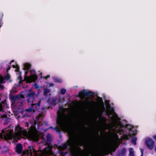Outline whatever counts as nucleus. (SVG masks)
<instances>
[{
    "label": "nucleus",
    "mask_w": 156,
    "mask_h": 156,
    "mask_svg": "<svg viewBox=\"0 0 156 156\" xmlns=\"http://www.w3.org/2000/svg\"><path fill=\"white\" fill-rule=\"evenodd\" d=\"M146 144L148 148L152 150L155 145V142L151 138H148L146 140Z\"/></svg>",
    "instance_id": "7"
},
{
    "label": "nucleus",
    "mask_w": 156,
    "mask_h": 156,
    "mask_svg": "<svg viewBox=\"0 0 156 156\" xmlns=\"http://www.w3.org/2000/svg\"><path fill=\"white\" fill-rule=\"evenodd\" d=\"M21 112L22 114L23 115H22V117L23 118L30 117L31 115V114L30 113H29L28 112H25V113H24V111L23 109L21 110Z\"/></svg>",
    "instance_id": "17"
},
{
    "label": "nucleus",
    "mask_w": 156,
    "mask_h": 156,
    "mask_svg": "<svg viewBox=\"0 0 156 156\" xmlns=\"http://www.w3.org/2000/svg\"><path fill=\"white\" fill-rule=\"evenodd\" d=\"M83 127L84 128H85V129H87V128H86L85 126H83Z\"/></svg>",
    "instance_id": "47"
},
{
    "label": "nucleus",
    "mask_w": 156,
    "mask_h": 156,
    "mask_svg": "<svg viewBox=\"0 0 156 156\" xmlns=\"http://www.w3.org/2000/svg\"><path fill=\"white\" fill-rule=\"evenodd\" d=\"M97 137H98V138L99 137V135H98H98Z\"/></svg>",
    "instance_id": "49"
},
{
    "label": "nucleus",
    "mask_w": 156,
    "mask_h": 156,
    "mask_svg": "<svg viewBox=\"0 0 156 156\" xmlns=\"http://www.w3.org/2000/svg\"><path fill=\"white\" fill-rule=\"evenodd\" d=\"M76 152L75 154H71L70 156H90L93 150L92 143H89L87 146L85 150H82L80 147H76Z\"/></svg>",
    "instance_id": "1"
},
{
    "label": "nucleus",
    "mask_w": 156,
    "mask_h": 156,
    "mask_svg": "<svg viewBox=\"0 0 156 156\" xmlns=\"http://www.w3.org/2000/svg\"><path fill=\"white\" fill-rule=\"evenodd\" d=\"M25 112H28L29 113L34 112L31 106L29 108L25 109Z\"/></svg>",
    "instance_id": "22"
},
{
    "label": "nucleus",
    "mask_w": 156,
    "mask_h": 156,
    "mask_svg": "<svg viewBox=\"0 0 156 156\" xmlns=\"http://www.w3.org/2000/svg\"><path fill=\"white\" fill-rule=\"evenodd\" d=\"M31 89L30 90L29 92L26 94V97L28 103H33L35 99V96H37L35 92H30Z\"/></svg>",
    "instance_id": "4"
},
{
    "label": "nucleus",
    "mask_w": 156,
    "mask_h": 156,
    "mask_svg": "<svg viewBox=\"0 0 156 156\" xmlns=\"http://www.w3.org/2000/svg\"><path fill=\"white\" fill-rule=\"evenodd\" d=\"M31 74H34L31 75L29 76L27 79V81L29 83H31L35 81L37 79L38 76L35 74L36 72L34 70H32L30 71Z\"/></svg>",
    "instance_id": "6"
},
{
    "label": "nucleus",
    "mask_w": 156,
    "mask_h": 156,
    "mask_svg": "<svg viewBox=\"0 0 156 156\" xmlns=\"http://www.w3.org/2000/svg\"><path fill=\"white\" fill-rule=\"evenodd\" d=\"M126 151V148L122 147L120 151L118 153V156H124L125 154Z\"/></svg>",
    "instance_id": "16"
},
{
    "label": "nucleus",
    "mask_w": 156,
    "mask_h": 156,
    "mask_svg": "<svg viewBox=\"0 0 156 156\" xmlns=\"http://www.w3.org/2000/svg\"><path fill=\"white\" fill-rule=\"evenodd\" d=\"M24 98V96L23 95L18 94L15 96H12L10 98L12 101L13 102H15L16 101L18 100L19 101H20L21 104H22L23 102L20 101L21 98Z\"/></svg>",
    "instance_id": "12"
},
{
    "label": "nucleus",
    "mask_w": 156,
    "mask_h": 156,
    "mask_svg": "<svg viewBox=\"0 0 156 156\" xmlns=\"http://www.w3.org/2000/svg\"><path fill=\"white\" fill-rule=\"evenodd\" d=\"M11 69V67H9L7 69V71H8L9 70Z\"/></svg>",
    "instance_id": "39"
},
{
    "label": "nucleus",
    "mask_w": 156,
    "mask_h": 156,
    "mask_svg": "<svg viewBox=\"0 0 156 156\" xmlns=\"http://www.w3.org/2000/svg\"><path fill=\"white\" fill-rule=\"evenodd\" d=\"M1 100V98H0V100Z\"/></svg>",
    "instance_id": "57"
},
{
    "label": "nucleus",
    "mask_w": 156,
    "mask_h": 156,
    "mask_svg": "<svg viewBox=\"0 0 156 156\" xmlns=\"http://www.w3.org/2000/svg\"><path fill=\"white\" fill-rule=\"evenodd\" d=\"M29 134L32 139H34L36 137V134L33 132H31L29 133Z\"/></svg>",
    "instance_id": "21"
},
{
    "label": "nucleus",
    "mask_w": 156,
    "mask_h": 156,
    "mask_svg": "<svg viewBox=\"0 0 156 156\" xmlns=\"http://www.w3.org/2000/svg\"><path fill=\"white\" fill-rule=\"evenodd\" d=\"M40 75L41 76V78H42V73H40Z\"/></svg>",
    "instance_id": "41"
},
{
    "label": "nucleus",
    "mask_w": 156,
    "mask_h": 156,
    "mask_svg": "<svg viewBox=\"0 0 156 156\" xmlns=\"http://www.w3.org/2000/svg\"><path fill=\"white\" fill-rule=\"evenodd\" d=\"M153 137L155 140H156V135H154Z\"/></svg>",
    "instance_id": "36"
},
{
    "label": "nucleus",
    "mask_w": 156,
    "mask_h": 156,
    "mask_svg": "<svg viewBox=\"0 0 156 156\" xmlns=\"http://www.w3.org/2000/svg\"><path fill=\"white\" fill-rule=\"evenodd\" d=\"M53 79L55 83H61L62 82V80H61L56 77H54Z\"/></svg>",
    "instance_id": "23"
},
{
    "label": "nucleus",
    "mask_w": 156,
    "mask_h": 156,
    "mask_svg": "<svg viewBox=\"0 0 156 156\" xmlns=\"http://www.w3.org/2000/svg\"><path fill=\"white\" fill-rule=\"evenodd\" d=\"M50 92V90L48 89H46L44 90L43 94L44 96H47L48 95V94Z\"/></svg>",
    "instance_id": "20"
},
{
    "label": "nucleus",
    "mask_w": 156,
    "mask_h": 156,
    "mask_svg": "<svg viewBox=\"0 0 156 156\" xmlns=\"http://www.w3.org/2000/svg\"><path fill=\"white\" fill-rule=\"evenodd\" d=\"M54 85V84L53 83H51L50 84V85L51 86H53Z\"/></svg>",
    "instance_id": "44"
},
{
    "label": "nucleus",
    "mask_w": 156,
    "mask_h": 156,
    "mask_svg": "<svg viewBox=\"0 0 156 156\" xmlns=\"http://www.w3.org/2000/svg\"><path fill=\"white\" fill-rule=\"evenodd\" d=\"M59 98H60L61 99V98L60 97H59Z\"/></svg>",
    "instance_id": "55"
},
{
    "label": "nucleus",
    "mask_w": 156,
    "mask_h": 156,
    "mask_svg": "<svg viewBox=\"0 0 156 156\" xmlns=\"http://www.w3.org/2000/svg\"><path fill=\"white\" fill-rule=\"evenodd\" d=\"M93 136L94 137V136H95V135H93Z\"/></svg>",
    "instance_id": "54"
},
{
    "label": "nucleus",
    "mask_w": 156,
    "mask_h": 156,
    "mask_svg": "<svg viewBox=\"0 0 156 156\" xmlns=\"http://www.w3.org/2000/svg\"><path fill=\"white\" fill-rule=\"evenodd\" d=\"M27 125L28 126V122L27 123Z\"/></svg>",
    "instance_id": "53"
},
{
    "label": "nucleus",
    "mask_w": 156,
    "mask_h": 156,
    "mask_svg": "<svg viewBox=\"0 0 156 156\" xmlns=\"http://www.w3.org/2000/svg\"><path fill=\"white\" fill-rule=\"evenodd\" d=\"M75 135L74 133H72L71 140V141H70V143L71 144H73V143H74L75 141L74 140H75Z\"/></svg>",
    "instance_id": "24"
},
{
    "label": "nucleus",
    "mask_w": 156,
    "mask_h": 156,
    "mask_svg": "<svg viewBox=\"0 0 156 156\" xmlns=\"http://www.w3.org/2000/svg\"><path fill=\"white\" fill-rule=\"evenodd\" d=\"M155 151H156V147H155Z\"/></svg>",
    "instance_id": "51"
},
{
    "label": "nucleus",
    "mask_w": 156,
    "mask_h": 156,
    "mask_svg": "<svg viewBox=\"0 0 156 156\" xmlns=\"http://www.w3.org/2000/svg\"><path fill=\"white\" fill-rule=\"evenodd\" d=\"M50 128H53V127L52 126H51V127H50Z\"/></svg>",
    "instance_id": "50"
},
{
    "label": "nucleus",
    "mask_w": 156,
    "mask_h": 156,
    "mask_svg": "<svg viewBox=\"0 0 156 156\" xmlns=\"http://www.w3.org/2000/svg\"><path fill=\"white\" fill-rule=\"evenodd\" d=\"M95 156H103L102 154H99Z\"/></svg>",
    "instance_id": "43"
},
{
    "label": "nucleus",
    "mask_w": 156,
    "mask_h": 156,
    "mask_svg": "<svg viewBox=\"0 0 156 156\" xmlns=\"http://www.w3.org/2000/svg\"><path fill=\"white\" fill-rule=\"evenodd\" d=\"M1 84H0V88H3V87Z\"/></svg>",
    "instance_id": "40"
},
{
    "label": "nucleus",
    "mask_w": 156,
    "mask_h": 156,
    "mask_svg": "<svg viewBox=\"0 0 156 156\" xmlns=\"http://www.w3.org/2000/svg\"><path fill=\"white\" fill-rule=\"evenodd\" d=\"M28 129L26 130L21 127L18 125L15 128V133L16 134L19 136L22 135L25 136L28 133Z\"/></svg>",
    "instance_id": "3"
},
{
    "label": "nucleus",
    "mask_w": 156,
    "mask_h": 156,
    "mask_svg": "<svg viewBox=\"0 0 156 156\" xmlns=\"http://www.w3.org/2000/svg\"><path fill=\"white\" fill-rule=\"evenodd\" d=\"M12 67L14 68H16V71L17 72H20V68L18 66H16L15 65H13L12 66Z\"/></svg>",
    "instance_id": "26"
},
{
    "label": "nucleus",
    "mask_w": 156,
    "mask_h": 156,
    "mask_svg": "<svg viewBox=\"0 0 156 156\" xmlns=\"http://www.w3.org/2000/svg\"><path fill=\"white\" fill-rule=\"evenodd\" d=\"M59 111L58 113V114L60 118L57 120V123L62 128L66 129H67V126L63 123L62 120L63 116L64 115V108L62 107H59Z\"/></svg>",
    "instance_id": "2"
},
{
    "label": "nucleus",
    "mask_w": 156,
    "mask_h": 156,
    "mask_svg": "<svg viewBox=\"0 0 156 156\" xmlns=\"http://www.w3.org/2000/svg\"><path fill=\"white\" fill-rule=\"evenodd\" d=\"M10 78V75L8 73L5 76V78L7 80H8Z\"/></svg>",
    "instance_id": "31"
},
{
    "label": "nucleus",
    "mask_w": 156,
    "mask_h": 156,
    "mask_svg": "<svg viewBox=\"0 0 156 156\" xmlns=\"http://www.w3.org/2000/svg\"><path fill=\"white\" fill-rule=\"evenodd\" d=\"M4 78L2 76L0 75V84L4 83Z\"/></svg>",
    "instance_id": "27"
},
{
    "label": "nucleus",
    "mask_w": 156,
    "mask_h": 156,
    "mask_svg": "<svg viewBox=\"0 0 156 156\" xmlns=\"http://www.w3.org/2000/svg\"><path fill=\"white\" fill-rule=\"evenodd\" d=\"M23 151V146L21 144H18L16 147V151L18 154H21Z\"/></svg>",
    "instance_id": "14"
},
{
    "label": "nucleus",
    "mask_w": 156,
    "mask_h": 156,
    "mask_svg": "<svg viewBox=\"0 0 156 156\" xmlns=\"http://www.w3.org/2000/svg\"><path fill=\"white\" fill-rule=\"evenodd\" d=\"M116 149L115 147L107 145L103 149L102 152L104 154L108 155L112 152L115 151Z\"/></svg>",
    "instance_id": "5"
},
{
    "label": "nucleus",
    "mask_w": 156,
    "mask_h": 156,
    "mask_svg": "<svg viewBox=\"0 0 156 156\" xmlns=\"http://www.w3.org/2000/svg\"><path fill=\"white\" fill-rule=\"evenodd\" d=\"M129 155L134 154V152L133 151V148H130L129 150Z\"/></svg>",
    "instance_id": "30"
},
{
    "label": "nucleus",
    "mask_w": 156,
    "mask_h": 156,
    "mask_svg": "<svg viewBox=\"0 0 156 156\" xmlns=\"http://www.w3.org/2000/svg\"><path fill=\"white\" fill-rule=\"evenodd\" d=\"M124 137L127 139H129V136L127 135H124Z\"/></svg>",
    "instance_id": "34"
},
{
    "label": "nucleus",
    "mask_w": 156,
    "mask_h": 156,
    "mask_svg": "<svg viewBox=\"0 0 156 156\" xmlns=\"http://www.w3.org/2000/svg\"><path fill=\"white\" fill-rule=\"evenodd\" d=\"M20 72V74L19 75V76L18 77V79L20 80V81L19 82V86H21V82L23 81L22 79V76L21 75V72Z\"/></svg>",
    "instance_id": "19"
},
{
    "label": "nucleus",
    "mask_w": 156,
    "mask_h": 156,
    "mask_svg": "<svg viewBox=\"0 0 156 156\" xmlns=\"http://www.w3.org/2000/svg\"><path fill=\"white\" fill-rule=\"evenodd\" d=\"M137 138L136 137L133 138L131 140V142L134 145L136 144V141Z\"/></svg>",
    "instance_id": "25"
},
{
    "label": "nucleus",
    "mask_w": 156,
    "mask_h": 156,
    "mask_svg": "<svg viewBox=\"0 0 156 156\" xmlns=\"http://www.w3.org/2000/svg\"><path fill=\"white\" fill-rule=\"evenodd\" d=\"M31 67V65L28 63H26L24 64V69L25 71V73L26 74H27Z\"/></svg>",
    "instance_id": "15"
},
{
    "label": "nucleus",
    "mask_w": 156,
    "mask_h": 156,
    "mask_svg": "<svg viewBox=\"0 0 156 156\" xmlns=\"http://www.w3.org/2000/svg\"><path fill=\"white\" fill-rule=\"evenodd\" d=\"M48 77H49V76H44L43 77V78L44 79V78L47 79L48 78Z\"/></svg>",
    "instance_id": "42"
},
{
    "label": "nucleus",
    "mask_w": 156,
    "mask_h": 156,
    "mask_svg": "<svg viewBox=\"0 0 156 156\" xmlns=\"http://www.w3.org/2000/svg\"><path fill=\"white\" fill-rule=\"evenodd\" d=\"M141 153H143L144 151V149H140Z\"/></svg>",
    "instance_id": "35"
},
{
    "label": "nucleus",
    "mask_w": 156,
    "mask_h": 156,
    "mask_svg": "<svg viewBox=\"0 0 156 156\" xmlns=\"http://www.w3.org/2000/svg\"><path fill=\"white\" fill-rule=\"evenodd\" d=\"M41 103V101H39L36 103L33 104L32 103L31 107L33 109L34 112H35L36 110H37L39 109L40 108Z\"/></svg>",
    "instance_id": "13"
},
{
    "label": "nucleus",
    "mask_w": 156,
    "mask_h": 156,
    "mask_svg": "<svg viewBox=\"0 0 156 156\" xmlns=\"http://www.w3.org/2000/svg\"><path fill=\"white\" fill-rule=\"evenodd\" d=\"M68 147V145L65 143H64L63 144H62V148L64 150L66 149Z\"/></svg>",
    "instance_id": "28"
},
{
    "label": "nucleus",
    "mask_w": 156,
    "mask_h": 156,
    "mask_svg": "<svg viewBox=\"0 0 156 156\" xmlns=\"http://www.w3.org/2000/svg\"><path fill=\"white\" fill-rule=\"evenodd\" d=\"M98 98L99 99L100 101H102V99L101 98L98 97Z\"/></svg>",
    "instance_id": "37"
},
{
    "label": "nucleus",
    "mask_w": 156,
    "mask_h": 156,
    "mask_svg": "<svg viewBox=\"0 0 156 156\" xmlns=\"http://www.w3.org/2000/svg\"><path fill=\"white\" fill-rule=\"evenodd\" d=\"M46 140L45 141V144H51L50 142L51 141V138L49 134H48L46 137Z\"/></svg>",
    "instance_id": "18"
},
{
    "label": "nucleus",
    "mask_w": 156,
    "mask_h": 156,
    "mask_svg": "<svg viewBox=\"0 0 156 156\" xmlns=\"http://www.w3.org/2000/svg\"><path fill=\"white\" fill-rule=\"evenodd\" d=\"M82 145H80V146H82Z\"/></svg>",
    "instance_id": "56"
},
{
    "label": "nucleus",
    "mask_w": 156,
    "mask_h": 156,
    "mask_svg": "<svg viewBox=\"0 0 156 156\" xmlns=\"http://www.w3.org/2000/svg\"><path fill=\"white\" fill-rule=\"evenodd\" d=\"M87 90L83 89V90H80L79 93V97L82 98L83 97L84 95L86 97L90 95L91 94L94 95L95 93L91 91H87Z\"/></svg>",
    "instance_id": "8"
},
{
    "label": "nucleus",
    "mask_w": 156,
    "mask_h": 156,
    "mask_svg": "<svg viewBox=\"0 0 156 156\" xmlns=\"http://www.w3.org/2000/svg\"><path fill=\"white\" fill-rule=\"evenodd\" d=\"M102 118L105 120V122H106L107 121V119H106L105 118V117H102Z\"/></svg>",
    "instance_id": "38"
},
{
    "label": "nucleus",
    "mask_w": 156,
    "mask_h": 156,
    "mask_svg": "<svg viewBox=\"0 0 156 156\" xmlns=\"http://www.w3.org/2000/svg\"><path fill=\"white\" fill-rule=\"evenodd\" d=\"M14 60H12V61H11V62H14Z\"/></svg>",
    "instance_id": "48"
},
{
    "label": "nucleus",
    "mask_w": 156,
    "mask_h": 156,
    "mask_svg": "<svg viewBox=\"0 0 156 156\" xmlns=\"http://www.w3.org/2000/svg\"><path fill=\"white\" fill-rule=\"evenodd\" d=\"M61 101L60 100H58V98L56 96L53 97L51 99L49 98L48 99V101L51 105H55L57 103L60 102Z\"/></svg>",
    "instance_id": "11"
},
{
    "label": "nucleus",
    "mask_w": 156,
    "mask_h": 156,
    "mask_svg": "<svg viewBox=\"0 0 156 156\" xmlns=\"http://www.w3.org/2000/svg\"><path fill=\"white\" fill-rule=\"evenodd\" d=\"M129 156H134V154L129 155Z\"/></svg>",
    "instance_id": "45"
},
{
    "label": "nucleus",
    "mask_w": 156,
    "mask_h": 156,
    "mask_svg": "<svg viewBox=\"0 0 156 156\" xmlns=\"http://www.w3.org/2000/svg\"><path fill=\"white\" fill-rule=\"evenodd\" d=\"M47 147L44 148L43 150V153L45 154H50L52 153V147L51 144H45Z\"/></svg>",
    "instance_id": "10"
},
{
    "label": "nucleus",
    "mask_w": 156,
    "mask_h": 156,
    "mask_svg": "<svg viewBox=\"0 0 156 156\" xmlns=\"http://www.w3.org/2000/svg\"><path fill=\"white\" fill-rule=\"evenodd\" d=\"M54 129H55L56 131L58 133H60V130L58 128L56 127H55L54 128Z\"/></svg>",
    "instance_id": "33"
},
{
    "label": "nucleus",
    "mask_w": 156,
    "mask_h": 156,
    "mask_svg": "<svg viewBox=\"0 0 156 156\" xmlns=\"http://www.w3.org/2000/svg\"><path fill=\"white\" fill-rule=\"evenodd\" d=\"M10 119L9 118L5 119V120L4 124L5 125H6L10 122Z\"/></svg>",
    "instance_id": "29"
},
{
    "label": "nucleus",
    "mask_w": 156,
    "mask_h": 156,
    "mask_svg": "<svg viewBox=\"0 0 156 156\" xmlns=\"http://www.w3.org/2000/svg\"><path fill=\"white\" fill-rule=\"evenodd\" d=\"M141 154L140 156H143V153H141Z\"/></svg>",
    "instance_id": "46"
},
{
    "label": "nucleus",
    "mask_w": 156,
    "mask_h": 156,
    "mask_svg": "<svg viewBox=\"0 0 156 156\" xmlns=\"http://www.w3.org/2000/svg\"><path fill=\"white\" fill-rule=\"evenodd\" d=\"M29 150H27L26 153L28 155L30 154V156H39L37 153L36 151L30 146H29Z\"/></svg>",
    "instance_id": "9"
},
{
    "label": "nucleus",
    "mask_w": 156,
    "mask_h": 156,
    "mask_svg": "<svg viewBox=\"0 0 156 156\" xmlns=\"http://www.w3.org/2000/svg\"><path fill=\"white\" fill-rule=\"evenodd\" d=\"M59 136L60 137H61V134H60V135H59Z\"/></svg>",
    "instance_id": "52"
},
{
    "label": "nucleus",
    "mask_w": 156,
    "mask_h": 156,
    "mask_svg": "<svg viewBox=\"0 0 156 156\" xmlns=\"http://www.w3.org/2000/svg\"><path fill=\"white\" fill-rule=\"evenodd\" d=\"M66 92V90L65 89H62L61 90V94H64Z\"/></svg>",
    "instance_id": "32"
}]
</instances>
